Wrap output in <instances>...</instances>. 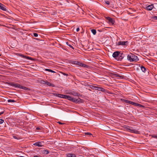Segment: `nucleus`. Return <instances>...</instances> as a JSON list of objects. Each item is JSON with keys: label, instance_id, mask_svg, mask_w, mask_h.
I'll return each mask as SVG.
<instances>
[{"label": "nucleus", "instance_id": "nucleus-1", "mask_svg": "<svg viewBox=\"0 0 157 157\" xmlns=\"http://www.w3.org/2000/svg\"><path fill=\"white\" fill-rule=\"evenodd\" d=\"M64 98L68 99L75 103H80L82 101V100L79 98H78V99L73 98L71 96L65 95Z\"/></svg>", "mask_w": 157, "mask_h": 157}, {"label": "nucleus", "instance_id": "nucleus-2", "mask_svg": "<svg viewBox=\"0 0 157 157\" xmlns=\"http://www.w3.org/2000/svg\"><path fill=\"white\" fill-rule=\"evenodd\" d=\"M127 59L130 62H137L139 60L138 57L132 53H130L128 55Z\"/></svg>", "mask_w": 157, "mask_h": 157}, {"label": "nucleus", "instance_id": "nucleus-3", "mask_svg": "<svg viewBox=\"0 0 157 157\" xmlns=\"http://www.w3.org/2000/svg\"><path fill=\"white\" fill-rule=\"evenodd\" d=\"M9 84L12 86L16 88H19L21 89H22L25 90H30V89L29 88H28L24 86H23L21 85L19 83H9Z\"/></svg>", "mask_w": 157, "mask_h": 157}, {"label": "nucleus", "instance_id": "nucleus-4", "mask_svg": "<svg viewBox=\"0 0 157 157\" xmlns=\"http://www.w3.org/2000/svg\"><path fill=\"white\" fill-rule=\"evenodd\" d=\"M123 100H124L123 101L124 102H125V103H129L130 104H131L133 105H137L138 106H140V105H140V104L137 103H135V102H133L132 101H128L127 100L124 99H123Z\"/></svg>", "mask_w": 157, "mask_h": 157}, {"label": "nucleus", "instance_id": "nucleus-5", "mask_svg": "<svg viewBox=\"0 0 157 157\" xmlns=\"http://www.w3.org/2000/svg\"><path fill=\"white\" fill-rule=\"evenodd\" d=\"M128 44V41H119L117 44V45L119 46L120 45H126Z\"/></svg>", "mask_w": 157, "mask_h": 157}, {"label": "nucleus", "instance_id": "nucleus-6", "mask_svg": "<svg viewBox=\"0 0 157 157\" xmlns=\"http://www.w3.org/2000/svg\"><path fill=\"white\" fill-rule=\"evenodd\" d=\"M19 55L22 57L26 58L28 59H29V60H34L35 59H33L31 57L27 56H25L21 54H19Z\"/></svg>", "mask_w": 157, "mask_h": 157}, {"label": "nucleus", "instance_id": "nucleus-7", "mask_svg": "<svg viewBox=\"0 0 157 157\" xmlns=\"http://www.w3.org/2000/svg\"><path fill=\"white\" fill-rule=\"evenodd\" d=\"M106 18L110 24H111L112 25L114 24L115 21L112 18L109 17H107Z\"/></svg>", "mask_w": 157, "mask_h": 157}, {"label": "nucleus", "instance_id": "nucleus-8", "mask_svg": "<svg viewBox=\"0 0 157 157\" xmlns=\"http://www.w3.org/2000/svg\"><path fill=\"white\" fill-rule=\"evenodd\" d=\"M68 94H72L74 96H76L78 97L79 95V94L78 93L74 91H71Z\"/></svg>", "mask_w": 157, "mask_h": 157}, {"label": "nucleus", "instance_id": "nucleus-9", "mask_svg": "<svg viewBox=\"0 0 157 157\" xmlns=\"http://www.w3.org/2000/svg\"><path fill=\"white\" fill-rule=\"evenodd\" d=\"M120 52L119 51H116L114 52L113 54V56L116 58L117 57L119 56V55H120Z\"/></svg>", "mask_w": 157, "mask_h": 157}, {"label": "nucleus", "instance_id": "nucleus-10", "mask_svg": "<svg viewBox=\"0 0 157 157\" xmlns=\"http://www.w3.org/2000/svg\"><path fill=\"white\" fill-rule=\"evenodd\" d=\"M153 7L154 6L153 5L151 4L146 6L145 7V9L147 10H152Z\"/></svg>", "mask_w": 157, "mask_h": 157}, {"label": "nucleus", "instance_id": "nucleus-11", "mask_svg": "<svg viewBox=\"0 0 157 157\" xmlns=\"http://www.w3.org/2000/svg\"><path fill=\"white\" fill-rule=\"evenodd\" d=\"M0 9L2 10L6 11V6H4V5L2 4V3H0Z\"/></svg>", "mask_w": 157, "mask_h": 157}, {"label": "nucleus", "instance_id": "nucleus-12", "mask_svg": "<svg viewBox=\"0 0 157 157\" xmlns=\"http://www.w3.org/2000/svg\"><path fill=\"white\" fill-rule=\"evenodd\" d=\"M53 94L54 96H57L59 97L62 98H64V97L65 96V95L60 94L54 93Z\"/></svg>", "mask_w": 157, "mask_h": 157}, {"label": "nucleus", "instance_id": "nucleus-13", "mask_svg": "<svg viewBox=\"0 0 157 157\" xmlns=\"http://www.w3.org/2000/svg\"><path fill=\"white\" fill-rule=\"evenodd\" d=\"M113 76L114 77L116 78H124L123 76L120 75L119 74H117L114 73L113 75Z\"/></svg>", "mask_w": 157, "mask_h": 157}, {"label": "nucleus", "instance_id": "nucleus-14", "mask_svg": "<svg viewBox=\"0 0 157 157\" xmlns=\"http://www.w3.org/2000/svg\"><path fill=\"white\" fill-rule=\"evenodd\" d=\"M127 129L132 132L136 134L139 133V132L135 129H132L130 128H127Z\"/></svg>", "mask_w": 157, "mask_h": 157}, {"label": "nucleus", "instance_id": "nucleus-15", "mask_svg": "<svg viewBox=\"0 0 157 157\" xmlns=\"http://www.w3.org/2000/svg\"><path fill=\"white\" fill-rule=\"evenodd\" d=\"M34 145L38 147H42V145L41 144V143L40 142H38L35 143Z\"/></svg>", "mask_w": 157, "mask_h": 157}, {"label": "nucleus", "instance_id": "nucleus-16", "mask_svg": "<svg viewBox=\"0 0 157 157\" xmlns=\"http://www.w3.org/2000/svg\"><path fill=\"white\" fill-rule=\"evenodd\" d=\"M119 54H120V55H119V59H118V60H121L123 58V57L124 56V54L123 53H120Z\"/></svg>", "mask_w": 157, "mask_h": 157}, {"label": "nucleus", "instance_id": "nucleus-17", "mask_svg": "<svg viewBox=\"0 0 157 157\" xmlns=\"http://www.w3.org/2000/svg\"><path fill=\"white\" fill-rule=\"evenodd\" d=\"M67 157H76L75 155L74 154H67Z\"/></svg>", "mask_w": 157, "mask_h": 157}, {"label": "nucleus", "instance_id": "nucleus-18", "mask_svg": "<svg viewBox=\"0 0 157 157\" xmlns=\"http://www.w3.org/2000/svg\"><path fill=\"white\" fill-rule=\"evenodd\" d=\"M81 63H80L78 61H73V63L77 65L80 66L81 65Z\"/></svg>", "mask_w": 157, "mask_h": 157}, {"label": "nucleus", "instance_id": "nucleus-19", "mask_svg": "<svg viewBox=\"0 0 157 157\" xmlns=\"http://www.w3.org/2000/svg\"><path fill=\"white\" fill-rule=\"evenodd\" d=\"M46 84L48 86H51L52 87H55V86L54 84L48 82L47 81Z\"/></svg>", "mask_w": 157, "mask_h": 157}, {"label": "nucleus", "instance_id": "nucleus-20", "mask_svg": "<svg viewBox=\"0 0 157 157\" xmlns=\"http://www.w3.org/2000/svg\"><path fill=\"white\" fill-rule=\"evenodd\" d=\"M141 69L142 71L144 72H145L147 71L146 69L143 66H141Z\"/></svg>", "mask_w": 157, "mask_h": 157}, {"label": "nucleus", "instance_id": "nucleus-21", "mask_svg": "<svg viewBox=\"0 0 157 157\" xmlns=\"http://www.w3.org/2000/svg\"><path fill=\"white\" fill-rule=\"evenodd\" d=\"M42 152L43 154L46 155L49 153V151L48 150H44L42 151Z\"/></svg>", "mask_w": 157, "mask_h": 157}, {"label": "nucleus", "instance_id": "nucleus-22", "mask_svg": "<svg viewBox=\"0 0 157 157\" xmlns=\"http://www.w3.org/2000/svg\"><path fill=\"white\" fill-rule=\"evenodd\" d=\"M80 66H81L82 67H85V68H88V66L86 64H83L82 63H81V65Z\"/></svg>", "mask_w": 157, "mask_h": 157}, {"label": "nucleus", "instance_id": "nucleus-23", "mask_svg": "<svg viewBox=\"0 0 157 157\" xmlns=\"http://www.w3.org/2000/svg\"><path fill=\"white\" fill-rule=\"evenodd\" d=\"M7 101L8 102H16L15 100L13 99H8Z\"/></svg>", "mask_w": 157, "mask_h": 157}, {"label": "nucleus", "instance_id": "nucleus-24", "mask_svg": "<svg viewBox=\"0 0 157 157\" xmlns=\"http://www.w3.org/2000/svg\"><path fill=\"white\" fill-rule=\"evenodd\" d=\"M45 70L46 71H48L49 72H51L52 73H55V71H53L51 69H45Z\"/></svg>", "mask_w": 157, "mask_h": 157}, {"label": "nucleus", "instance_id": "nucleus-25", "mask_svg": "<svg viewBox=\"0 0 157 157\" xmlns=\"http://www.w3.org/2000/svg\"><path fill=\"white\" fill-rule=\"evenodd\" d=\"M89 87L90 88L93 90L95 89H95H96V88H97L96 86H94L93 85H90Z\"/></svg>", "mask_w": 157, "mask_h": 157}, {"label": "nucleus", "instance_id": "nucleus-26", "mask_svg": "<svg viewBox=\"0 0 157 157\" xmlns=\"http://www.w3.org/2000/svg\"><path fill=\"white\" fill-rule=\"evenodd\" d=\"M92 33L94 35H95L96 33V31L95 29H93L91 30Z\"/></svg>", "mask_w": 157, "mask_h": 157}, {"label": "nucleus", "instance_id": "nucleus-27", "mask_svg": "<svg viewBox=\"0 0 157 157\" xmlns=\"http://www.w3.org/2000/svg\"><path fill=\"white\" fill-rule=\"evenodd\" d=\"M47 82V81H45L43 80L41 81V83L42 84H43L44 85H45L46 84Z\"/></svg>", "mask_w": 157, "mask_h": 157}, {"label": "nucleus", "instance_id": "nucleus-28", "mask_svg": "<svg viewBox=\"0 0 157 157\" xmlns=\"http://www.w3.org/2000/svg\"><path fill=\"white\" fill-rule=\"evenodd\" d=\"M104 2L105 4H106L107 5H109L110 4V2L109 1L105 0Z\"/></svg>", "mask_w": 157, "mask_h": 157}, {"label": "nucleus", "instance_id": "nucleus-29", "mask_svg": "<svg viewBox=\"0 0 157 157\" xmlns=\"http://www.w3.org/2000/svg\"><path fill=\"white\" fill-rule=\"evenodd\" d=\"M152 18L153 20H157V16H155L154 17H152Z\"/></svg>", "mask_w": 157, "mask_h": 157}, {"label": "nucleus", "instance_id": "nucleus-30", "mask_svg": "<svg viewBox=\"0 0 157 157\" xmlns=\"http://www.w3.org/2000/svg\"><path fill=\"white\" fill-rule=\"evenodd\" d=\"M96 89H95V90H98V91H100L101 87H99L98 86H96Z\"/></svg>", "mask_w": 157, "mask_h": 157}, {"label": "nucleus", "instance_id": "nucleus-31", "mask_svg": "<svg viewBox=\"0 0 157 157\" xmlns=\"http://www.w3.org/2000/svg\"><path fill=\"white\" fill-rule=\"evenodd\" d=\"M85 134L86 135H89L90 136H92V134L91 133L89 132H86L85 133Z\"/></svg>", "mask_w": 157, "mask_h": 157}, {"label": "nucleus", "instance_id": "nucleus-32", "mask_svg": "<svg viewBox=\"0 0 157 157\" xmlns=\"http://www.w3.org/2000/svg\"><path fill=\"white\" fill-rule=\"evenodd\" d=\"M67 44L68 46H69L71 48H72V49H74V48L73 47L72 45H70V44H68V42H67Z\"/></svg>", "mask_w": 157, "mask_h": 157}, {"label": "nucleus", "instance_id": "nucleus-33", "mask_svg": "<svg viewBox=\"0 0 157 157\" xmlns=\"http://www.w3.org/2000/svg\"><path fill=\"white\" fill-rule=\"evenodd\" d=\"M33 35L35 37H37L38 36V34L36 33H34Z\"/></svg>", "mask_w": 157, "mask_h": 157}, {"label": "nucleus", "instance_id": "nucleus-34", "mask_svg": "<svg viewBox=\"0 0 157 157\" xmlns=\"http://www.w3.org/2000/svg\"><path fill=\"white\" fill-rule=\"evenodd\" d=\"M4 122V120L2 119H0V124H2Z\"/></svg>", "mask_w": 157, "mask_h": 157}, {"label": "nucleus", "instance_id": "nucleus-35", "mask_svg": "<svg viewBox=\"0 0 157 157\" xmlns=\"http://www.w3.org/2000/svg\"><path fill=\"white\" fill-rule=\"evenodd\" d=\"M102 92H104L105 91V90L104 89V88H101V90H100Z\"/></svg>", "mask_w": 157, "mask_h": 157}, {"label": "nucleus", "instance_id": "nucleus-36", "mask_svg": "<svg viewBox=\"0 0 157 157\" xmlns=\"http://www.w3.org/2000/svg\"><path fill=\"white\" fill-rule=\"evenodd\" d=\"M152 137L154 138H157V135H154L152 136Z\"/></svg>", "mask_w": 157, "mask_h": 157}, {"label": "nucleus", "instance_id": "nucleus-37", "mask_svg": "<svg viewBox=\"0 0 157 157\" xmlns=\"http://www.w3.org/2000/svg\"><path fill=\"white\" fill-rule=\"evenodd\" d=\"M76 30L77 32L79 30V28H77Z\"/></svg>", "mask_w": 157, "mask_h": 157}, {"label": "nucleus", "instance_id": "nucleus-38", "mask_svg": "<svg viewBox=\"0 0 157 157\" xmlns=\"http://www.w3.org/2000/svg\"><path fill=\"white\" fill-rule=\"evenodd\" d=\"M58 123L59 124H63V123H61V122H60L59 121L58 122Z\"/></svg>", "mask_w": 157, "mask_h": 157}, {"label": "nucleus", "instance_id": "nucleus-39", "mask_svg": "<svg viewBox=\"0 0 157 157\" xmlns=\"http://www.w3.org/2000/svg\"><path fill=\"white\" fill-rule=\"evenodd\" d=\"M13 137L14 138V139H18L17 138V137L16 136H13Z\"/></svg>", "mask_w": 157, "mask_h": 157}, {"label": "nucleus", "instance_id": "nucleus-40", "mask_svg": "<svg viewBox=\"0 0 157 157\" xmlns=\"http://www.w3.org/2000/svg\"><path fill=\"white\" fill-rule=\"evenodd\" d=\"M4 113V111H2V112H0V115L3 114Z\"/></svg>", "mask_w": 157, "mask_h": 157}, {"label": "nucleus", "instance_id": "nucleus-41", "mask_svg": "<svg viewBox=\"0 0 157 157\" xmlns=\"http://www.w3.org/2000/svg\"><path fill=\"white\" fill-rule=\"evenodd\" d=\"M33 157H40L38 155H34L33 156Z\"/></svg>", "mask_w": 157, "mask_h": 157}, {"label": "nucleus", "instance_id": "nucleus-42", "mask_svg": "<svg viewBox=\"0 0 157 157\" xmlns=\"http://www.w3.org/2000/svg\"><path fill=\"white\" fill-rule=\"evenodd\" d=\"M63 75H66V76H67L68 75L67 74L64 73L63 74Z\"/></svg>", "mask_w": 157, "mask_h": 157}, {"label": "nucleus", "instance_id": "nucleus-43", "mask_svg": "<svg viewBox=\"0 0 157 157\" xmlns=\"http://www.w3.org/2000/svg\"><path fill=\"white\" fill-rule=\"evenodd\" d=\"M36 129H37V130H39L40 129V128H38V127H37L36 128Z\"/></svg>", "mask_w": 157, "mask_h": 157}, {"label": "nucleus", "instance_id": "nucleus-44", "mask_svg": "<svg viewBox=\"0 0 157 157\" xmlns=\"http://www.w3.org/2000/svg\"><path fill=\"white\" fill-rule=\"evenodd\" d=\"M89 90H90V91H91V90L90 89H89Z\"/></svg>", "mask_w": 157, "mask_h": 157}, {"label": "nucleus", "instance_id": "nucleus-45", "mask_svg": "<svg viewBox=\"0 0 157 157\" xmlns=\"http://www.w3.org/2000/svg\"><path fill=\"white\" fill-rule=\"evenodd\" d=\"M0 56H1V55L0 54Z\"/></svg>", "mask_w": 157, "mask_h": 157}]
</instances>
